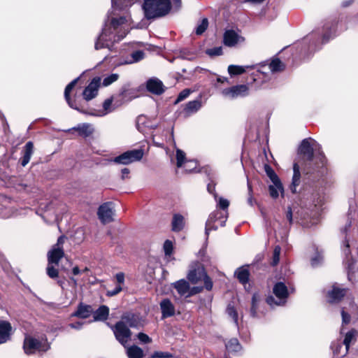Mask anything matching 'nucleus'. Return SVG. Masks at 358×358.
Wrapping results in <instances>:
<instances>
[{"label": "nucleus", "mask_w": 358, "mask_h": 358, "mask_svg": "<svg viewBox=\"0 0 358 358\" xmlns=\"http://www.w3.org/2000/svg\"><path fill=\"white\" fill-rule=\"evenodd\" d=\"M170 0H144L143 8L148 19L159 17L168 14L171 10Z\"/></svg>", "instance_id": "f257e3e1"}, {"label": "nucleus", "mask_w": 358, "mask_h": 358, "mask_svg": "<svg viewBox=\"0 0 358 358\" xmlns=\"http://www.w3.org/2000/svg\"><path fill=\"white\" fill-rule=\"evenodd\" d=\"M50 343L45 337L36 338L31 336H26L24 340L23 348L27 355L36 352H45L50 349Z\"/></svg>", "instance_id": "f03ea898"}, {"label": "nucleus", "mask_w": 358, "mask_h": 358, "mask_svg": "<svg viewBox=\"0 0 358 358\" xmlns=\"http://www.w3.org/2000/svg\"><path fill=\"white\" fill-rule=\"evenodd\" d=\"M283 69V64L279 59H275L267 65L263 64L257 66L255 73H252V80L254 82H258L259 84H262L266 81L267 74L269 72L275 73L280 71Z\"/></svg>", "instance_id": "7ed1b4c3"}, {"label": "nucleus", "mask_w": 358, "mask_h": 358, "mask_svg": "<svg viewBox=\"0 0 358 358\" xmlns=\"http://www.w3.org/2000/svg\"><path fill=\"white\" fill-rule=\"evenodd\" d=\"M187 279L193 284H197L203 281L207 290H211L213 288V282L201 264H198L196 268L189 271Z\"/></svg>", "instance_id": "20e7f679"}, {"label": "nucleus", "mask_w": 358, "mask_h": 358, "mask_svg": "<svg viewBox=\"0 0 358 358\" xmlns=\"http://www.w3.org/2000/svg\"><path fill=\"white\" fill-rule=\"evenodd\" d=\"M273 292L278 299L270 296L266 299L267 303L271 306L285 305L289 296L287 286L282 282H277L273 288Z\"/></svg>", "instance_id": "39448f33"}, {"label": "nucleus", "mask_w": 358, "mask_h": 358, "mask_svg": "<svg viewBox=\"0 0 358 358\" xmlns=\"http://www.w3.org/2000/svg\"><path fill=\"white\" fill-rule=\"evenodd\" d=\"M143 154L144 152L142 149L129 150L110 161L116 164L127 165L140 161L143 158Z\"/></svg>", "instance_id": "423d86ee"}, {"label": "nucleus", "mask_w": 358, "mask_h": 358, "mask_svg": "<svg viewBox=\"0 0 358 358\" xmlns=\"http://www.w3.org/2000/svg\"><path fill=\"white\" fill-rule=\"evenodd\" d=\"M66 239V236H61L58 238L57 243L52 245V248L48 252V262L58 265L60 259L64 255L63 244Z\"/></svg>", "instance_id": "0eeeda50"}, {"label": "nucleus", "mask_w": 358, "mask_h": 358, "mask_svg": "<svg viewBox=\"0 0 358 358\" xmlns=\"http://www.w3.org/2000/svg\"><path fill=\"white\" fill-rule=\"evenodd\" d=\"M113 331L115 338L124 346L126 347V344L129 341L131 332L129 329L127 324H124V321L117 322L114 326L111 327Z\"/></svg>", "instance_id": "6e6552de"}, {"label": "nucleus", "mask_w": 358, "mask_h": 358, "mask_svg": "<svg viewBox=\"0 0 358 358\" xmlns=\"http://www.w3.org/2000/svg\"><path fill=\"white\" fill-rule=\"evenodd\" d=\"M227 220V212L215 210L208 217L205 227V234L208 237L211 230H217V226L215 224L217 221H220V226H224Z\"/></svg>", "instance_id": "1a4fd4ad"}, {"label": "nucleus", "mask_w": 358, "mask_h": 358, "mask_svg": "<svg viewBox=\"0 0 358 358\" xmlns=\"http://www.w3.org/2000/svg\"><path fill=\"white\" fill-rule=\"evenodd\" d=\"M248 92L249 88L248 85H239L223 90L222 94L226 98L234 99L247 96L248 94Z\"/></svg>", "instance_id": "9d476101"}, {"label": "nucleus", "mask_w": 358, "mask_h": 358, "mask_svg": "<svg viewBox=\"0 0 358 358\" xmlns=\"http://www.w3.org/2000/svg\"><path fill=\"white\" fill-rule=\"evenodd\" d=\"M99 219L103 224H106L113 220L114 208L111 202H106L101 205L98 209Z\"/></svg>", "instance_id": "9b49d317"}, {"label": "nucleus", "mask_w": 358, "mask_h": 358, "mask_svg": "<svg viewBox=\"0 0 358 358\" xmlns=\"http://www.w3.org/2000/svg\"><path fill=\"white\" fill-rule=\"evenodd\" d=\"M349 247H350V245H349L348 241H347L345 243L344 248L343 249V253L345 254V255L346 256V259L348 261V279L350 281H358L357 262H354L352 259L350 260V259H348V256L350 254Z\"/></svg>", "instance_id": "f8f14e48"}, {"label": "nucleus", "mask_w": 358, "mask_h": 358, "mask_svg": "<svg viewBox=\"0 0 358 358\" xmlns=\"http://www.w3.org/2000/svg\"><path fill=\"white\" fill-rule=\"evenodd\" d=\"M101 79L100 77H96L92 79L90 84L83 90V96L85 100L88 101L96 96L99 89L101 86Z\"/></svg>", "instance_id": "ddd939ff"}, {"label": "nucleus", "mask_w": 358, "mask_h": 358, "mask_svg": "<svg viewBox=\"0 0 358 358\" xmlns=\"http://www.w3.org/2000/svg\"><path fill=\"white\" fill-rule=\"evenodd\" d=\"M136 127L142 133H147L149 130H153L158 127V124L144 115H140L137 118Z\"/></svg>", "instance_id": "4468645a"}, {"label": "nucleus", "mask_w": 358, "mask_h": 358, "mask_svg": "<svg viewBox=\"0 0 358 358\" xmlns=\"http://www.w3.org/2000/svg\"><path fill=\"white\" fill-rule=\"evenodd\" d=\"M79 79H80V78L78 77L77 78L72 80L69 84H68V85L66 87L65 90H64V97H65V99H66V102L68 103L69 106L71 108H73V109L78 110L81 113H85V111L81 110V108L79 107V106L76 103V101L75 100H71L70 98V93H71V90L74 88L76 85L77 84Z\"/></svg>", "instance_id": "2eb2a0df"}, {"label": "nucleus", "mask_w": 358, "mask_h": 358, "mask_svg": "<svg viewBox=\"0 0 358 358\" xmlns=\"http://www.w3.org/2000/svg\"><path fill=\"white\" fill-rule=\"evenodd\" d=\"M244 41V38L234 30H227L224 34V43L227 46L233 47Z\"/></svg>", "instance_id": "dca6fc26"}, {"label": "nucleus", "mask_w": 358, "mask_h": 358, "mask_svg": "<svg viewBox=\"0 0 358 358\" xmlns=\"http://www.w3.org/2000/svg\"><path fill=\"white\" fill-rule=\"evenodd\" d=\"M146 87L150 92L157 95L162 94L164 92L162 82L156 78L149 79L147 81Z\"/></svg>", "instance_id": "f3484780"}, {"label": "nucleus", "mask_w": 358, "mask_h": 358, "mask_svg": "<svg viewBox=\"0 0 358 358\" xmlns=\"http://www.w3.org/2000/svg\"><path fill=\"white\" fill-rule=\"evenodd\" d=\"M310 141L316 143L311 138L303 139L299 147V152L307 158L308 160H312L313 157V145L310 143Z\"/></svg>", "instance_id": "a211bd4d"}, {"label": "nucleus", "mask_w": 358, "mask_h": 358, "mask_svg": "<svg viewBox=\"0 0 358 358\" xmlns=\"http://www.w3.org/2000/svg\"><path fill=\"white\" fill-rule=\"evenodd\" d=\"M162 317H170L175 314V306L169 299H164L160 302Z\"/></svg>", "instance_id": "6ab92c4d"}, {"label": "nucleus", "mask_w": 358, "mask_h": 358, "mask_svg": "<svg viewBox=\"0 0 358 358\" xmlns=\"http://www.w3.org/2000/svg\"><path fill=\"white\" fill-rule=\"evenodd\" d=\"M201 99H196L189 101L185 104L183 108V114L185 117H189L191 115L196 113L201 108Z\"/></svg>", "instance_id": "aec40b11"}, {"label": "nucleus", "mask_w": 358, "mask_h": 358, "mask_svg": "<svg viewBox=\"0 0 358 358\" xmlns=\"http://www.w3.org/2000/svg\"><path fill=\"white\" fill-rule=\"evenodd\" d=\"M346 289L334 286L332 289L328 292V301L329 303H338L345 295Z\"/></svg>", "instance_id": "412c9836"}, {"label": "nucleus", "mask_w": 358, "mask_h": 358, "mask_svg": "<svg viewBox=\"0 0 358 358\" xmlns=\"http://www.w3.org/2000/svg\"><path fill=\"white\" fill-rule=\"evenodd\" d=\"M23 155L21 158V165L25 166L30 161L34 153V143L31 141L27 142L23 148Z\"/></svg>", "instance_id": "4be33fe9"}, {"label": "nucleus", "mask_w": 358, "mask_h": 358, "mask_svg": "<svg viewBox=\"0 0 358 358\" xmlns=\"http://www.w3.org/2000/svg\"><path fill=\"white\" fill-rule=\"evenodd\" d=\"M93 313V308L90 305H85L80 303L77 308V310L72 315L80 318L86 319L89 317Z\"/></svg>", "instance_id": "5701e85b"}, {"label": "nucleus", "mask_w": 358, "mask_h": 358, "mask_svg": "<svg viewBox=\"0 0 358 358\" xmlns=\"http://www.w3.org/2000/svg\"><path fill=\"white\" fill-rule=\"evenodd\" d=\"M11 329V325L8 322L0 321V343H5L9 339Z\"/></svg>", "instance_id": "b1692460"}, {"label": "nucleus", "mask_w": 358, "mask_h": 358, "mask_svg": "<svg viewBox=\"0 0 358 358\" xmlns=\"http://www.w3.org/2000/svg\"><path fill=\"white\" fill-rule=\"evenodd\" d=\"M293 176L292 180V184L290 185V189L292 192H296V187L299 185L301 182V173L300 168L297 163H294L293 166Z\"/></svg>", "instance_id": "393cba45"}, {"label": "nucleus", "mask_w": 358, "mask_h": 358, "mask_svg": "<svg viewBox=\"0 0 358 358\" xmlns=\"http://www.w3.org/2000/svg\"><path fill=\"white\" fill-rule=\"evenodd\" d=\"M174 288L177 290L178 293L180 296H187V294L189 293V285L187 281L185 280H180L174 282L173 284Z\"/></svg>", "instance_id": "a878e982"}, {"label": "nucleus", "mask_w": 358, "mask_h": 358, "mask_svg": "<svg viewBox=\"0 0 358 358\" xmlns=\"http://www.w3.org/2000/svg\"><path fill=\"white\" fill-rule=\"evenodd\" d=\"M185 227V218L184 217L179 214L176 213L173 216L172 222H171V229L173 231H180L183 229Z\"/></svg>", "instance_id": "bb28decb"}, {"label": "nucleus", "mask_w": 358, "mask_h": 358, "mask_svg": "<svg viewBox=\"0 0 358 358\" xmlns=\"http://www.w3.org/2000/svg\"><path fill=\"white\" fill-rule=\"evenodd\" d=\"M92 314L94 321H104L108 317L109 308L108 306L102 305L96 310H93Z\"/></svg>", "instance_id": "cd10ccee"}, {"label": "nucleus", "mask_w": 358, "mask_h": 358, "mask_svg": "<svg viewBox=\"0 0 358 358\" xmlns=\"http://www.w3.org/2000/svg\"><path fill=\"white\" fill-rule=\"evenodd\" d=\"M72 129L78 131L80 136L85 138L90 136L94 132V127L88 123L80 124Z\"/></svg>", "instance_id": "c85d7f7f"}, {"label": "nucleus", "mask_w": 358, "mask_h": 358, "mask_svg": "<svg viewBox=\"0 0 358 358\" xmlns=\"http://www.w3.org/2000/svg\"><path fill=\"white\" fill-rule=\"evenodd\" d=\"M257 65L252 66H238V65H229L228 66L229 73L233 76L240 75L246 71L248 69H257Z\"/></svg>", "instance_id": "c756f323"}, {"label": "nucleus", "mask_w": 358, "mask_h": 358, "mask_svg": "<svg viewBox=\"0 0 358 358\" xmlns=\"http://www.w3.org/2000/svg\"><path fill=\"white\" fill-rule=\"evenodd\" d=\"M144 52L142 50H136L133 52L130 57L124 60L121 62L122 64H130L133 63L138 62L141 60H142L144 58Z\"/></svg>", "instance_id": "7c9ffc66"}, {"label": "nucleus", "mask_w": 358, "mask_h": 358, "mask_svg": "<svg viewBox=\"0 0 358 358\" xmlns=\"http://www.w3.org/2000/svg\"><path fill=\"white\" fill-rule=\"evenodd\" d=\"M269 194L273 199H276L278 197L279 194H283L284 189L281 182L279 183H273L268 186Z\"/></svg>", "instance_id": "2f4dec72"}, {"label": "nucleus", "mask_w": 358, "mask_h": 358, "mask_svg": "<svg viewBox=\"0 0 358 358\" xmlns=\"http://www.w3.org/2000/svg\"><path fill=\"white\" fill-rule=\"evenodd\" d=\"M127 355L129 358H143V351L137 345H132L127 348Z\"/></svg>", "instance_id": "473e14b6"}, {"label": "nucleus", "mask_w": 358, "mask_h": 358, "mask_svg": "<svg viewBox=\"0 0 358 358\" xmlns=\"http://www.w3.org/2000/svg\"><path fill=\"white\" fill-rule=\"evenodd\" d=\"M112 102H113L112 98L106 99L103 103V111H101L99 113H90L89 114L91 115H94V116L101 117V116H103V115L112 112L113 110V108L112 107Z\"/></svg>", "instance_id": "72a5a7b5"}, {"label": "nucleus", "mask_w": 358, "mask_h": 358, "mask_svg": "<svg viewBox=\"0 0 358 358\" xmlns=\"http://www.w3.org/2000/svg\"><path fill=\"white\" fill-rule=\"evenodd\" d=\"M235 274L243 285L246 284L249 280V271L247 268H239L235 272Z\"/></svg>", "instance_id": "f704fd0d"}, {"label": "nucleus", "mask_w": 358, "mask_h": 358, "mask_svg": "<svg viewBox=\"0 0 358 358\" xmlns=\"http://www.w3.org/2000/svg\"><path fill=\"white\" fill-rule=\"evenodd\" d=\"M226 348L229 352H236L241 350V345L237 338H231L226 344Z\"/></svg>", "instance_id": "c9c22d12"}, {"label": "nucleus", "mask_w": 358, "mask_h": 358, "mask_svg": "<svg viewBox=\"0 0 358 358\" xmlns=\"http://www.w3.org/2000/svg\"><path fill=\"white\" fill-rule=\"evenodd\" d=\"M122 321L124 322V324H127L129 328H136L139 324V321L136 318L134 315H124L122 317Z\"/></svg>", "instance_id": "e433bc0d"}, {"label": "nucleus", "mask_w": 358, "mask_h": 358, "mask_svg": "<svg viewBox=\"0 0 358 358\" xmlns=\"http://www.w3.org/2000/svg\"><path fill=\"white\" fill-rule=\"evenodd\" d=\"M264 171L273 183H279V182H281L274 170L269 165H264Z\"/></svg>", "instance_id": "4c0bfd02"}, {"label": "nucleus", "mask_w": 358, "mask_h": 358, "mask_svg": "<svg viewBox=\"0 0 358 358\" xmlns=\"http://www.w3.org/2000/svg\"><path fill=\"white\" fill-rule=\"evenodd\" d=\"M356 334L357 331L355 330H351L346 334L343 341V344L345 346V355L348 352L351 342L355 339Z\"/></svg>", "instance_id": "58836bf2"}, {"label": "nucleus", "mask_w": 358, "mask_h": 358, "mask_svg": "<svg viewBox=\"0 0 358 358\" xmlns=\"http://www.w3.org/2000/svg\"><path fill=\"white\" fill-rule=\"evenodd\" d=\"M55 264H50L48 262L46 268L47 275L52 279H55L59 276V271L55 268Z\"/></svg>", "instance_id": "ea45409f"}, {"label": "nucleus", "mask_w": 358, "mask_h": 358, "mask_svg": "<svg viewBox=\"0 0 358 358\" xmlns=\"http://www.w3.org/2000/svg\"><path fill=\"white\" fill-rule=\"evenodd\" d=\"M176 165L178 168L182 167L185 162H187L185 158V153L180 149L176 150Z\"/></svg>", "instance_id": "a19ab883"}, {"label": "nucleus", "mask_w": 358, "mask_h": 358, "mask_svg": "<svg viewBox=\"0 0 358 358\" xmlns=\"http://www.w3.org/2000/svg\"><path fill=\"white\" fill-rule=\"evenodd\" d=\"M260 300V298L257 294H254L252 298V306L250 310V313L252 317H256L257 315V308L258 302Z\"/></svg>", "instance_id": "79ce46f5"}, {"label": "nucleus", "mask_w": 358, "mask_h": 358, "mask_svg": "<svg viewBox=\"0 0 358 358\" xmlns=\"http://www.w3.org/2000/svg\"><path fill=\"white\" fill-rule=\"evenodd\" d=\"M119 75L117 73H112L110 76L104 78V79L103 80L102 85L105 87H107L117 81Z\"/></svg>", "instance_id": "37998d69"}, {"label": "nucleus", "mask_w": 358, "mask_h": 358, "mask_svg": "<svg viewBox=\"0 0 358 358\" xmlns=\"http://www.w3.org/2000/svg\"><path fill=\"white\" fill-rule=\"evenodd\" d=\"M280 252H281L280 247L279 245H276L273 250L272 262L271 263L272 266H275L278 264V262L280 261Z\"/></svg>", "instance_id": "c03bdc74"}, {"label": "nucleus", "mask_w": 358, "mask_h": 358, "mask_svg": "<svg viewBox=\"0 0 358 358\" xmlns=\"http://www.w3.org/2000/svg\"><path fill=\"white\" fill-rule=\"evenodd\" d=\"M208 26V21L207 18H203L200 24L196 28V34L197 35L202 34Z\"/></svg>", "instance_id": "a18cd8bd"}, {"label": "nucleus", "mask_w": 358, "mask_h": 358, "mask_svg": "<svg viewBox=\"0 0 358 358\" xmlns=\"http://www.w3.org/2000/svg\"><path fill=\"white\" fill-rule=\"evenodd\" d=\"M227 313L228 314V315L229 317H231L234 322L237 324L238 323V313L235 309V308L231 306V305H229L227 308Z\"/></svg>", "instance_id": "49530a36"}, {"label": "nucleus", "mask_w": 358, "mask_h": 358, "mask_svg": "<svg viewBox=\"0 0 358 358\" xmlns=\"http://www.w3.org/2000/svg\"><path fill=\"white\" fill-rule=\"evenodd\" d=\"M206 53L210 57L219 56L222 54V48L220 46L209 48L206 50Z\"/></svg>", "instance_id": "de8ad7c7"}, {"label": "nucleus", "mask_w": 358, "mask_h": 358, "mask_svg": "<svg viewBox=\"0 0 358 358\" xmlns=\"http://www.w3.org/2000/svg\"><path fill=\"white\" fill-rule=\"evenodd\" d=\"M164 251L166 256H170L172 254L173 246V243L170 240L165 241L164 243Z\"/></svg>", "instance_id": "09e8293b"}, {"label": "nucleus", "mask_w": 358, "mask_h": 358, "mask_svg": "<svg viewBox=\"0 0 358 358\" xmlns=\"http://www.w3.org/2000/svg\"><path fill=\"white\" fill-rule=\"evenodd\" d=\"M182 166H184L186 171L191 172L196 169L197 166V162L195 160H189L187 162H185V164Z\"/></svg>", "instance_id": "8fccbe9b"}, {"label": "nucleus", "mask_w": 358, "mask_h": 358, "mask_svg": "<svg viewBox=\"0 0 358 358\" xmlns=\"http://www.w3.org/2000/svg\"><path fill=\"white\" fill-rule=\"evenodd\" d=\"M190 93H191V91L189 89H185L182 91H181L180 92L177 99L176 100L175 103L176 104V103L182 101L187 97H188L189 95L190 94Z\"/></svg>", "instance_id": "3c124183"}, {"label": "nucleus", "mask_w": 358, "mask_h": 358, "mask_svg": "<svg viewBox=\"0 0 358 358\" xmlns=\"http://www.w3.org/2000/svg\"><path fill=\"white\" fill-rule=\"evenodd\" d=\"M322 255L320 253L317 252L315 256L311 259V265L314 267L317 266L322 263Z\"/></svg>", "instance_id": "603ef678"}, {"label": "nucleus", "mask_w": 358, "mask_h": 358, "mask_svg": "<svg viewBox=\"0 0 358 358\" xmlns=\"http://www.w3.org/2000/svg\"><path fill=\"white\" fill-rule=\"evenodd\" d=\"M172 355L169 352H155L150 357V358H171Z\"/></svg>", "instance_id": "864d4df0"}, {"label": "nucleus", "mask_w": 358, "mask_h": 358, "mask_svg": "<svg viewBox=\"0 0 358 358\" xmlns=\"http://www.w3.org/2000/svg\"><path fill=\"white\" fill-rule=\"evenodd\" d=\"M122 290V287L121 285H116L113 289L107 290L106 296H113L119 294Z\"/></svg>", "instance_id": "5fc2aeb1"}, {"label": "nucleus", "mask_w": 358, "mask_h": 358, "mask_svg": "<svg viewBox=\"0 0 358 358\" xmlns=\"http://www.w3.org/2000/svg\"><path fill=\"white\" fill-rule=\"evenodd\" d=\"M137 337L139 341L143 343H148L151 342L150 338L144 333L138 334Z\"/></svg>", "instance_id": "6e6d98bb"}, {"label": "nucleus", "mask_w": 358, "mask_h": 358, "mask_svg": "<svg viewBox=\"0 0 358 358\" xmlns=\"http://www.w3.org/2000/svg\"><path fill=\"white\" fill-rule=\"evenodd\" d=\"M229 205V202L228 200L223 198H220L218 206L221 209L226 210L228 208Z\"/></svg>", "instance_id": "4d7b16f0"}, {"label": "nucleus", "mask_w": 358, "mask_h": 358, "mask_svg": "<svg viewBox=\"0 0 358 358\" xmlns=\"http://www.w3.org/2000/svg\"><path fill=\"white\" fill-rule=\"evenodd\" d=\"M115 279L117 280V285H122L124 283V274L123 273H118L115 275Z\"/></svg>", "instance_id": "13d9d810"}, {"label": "nucleus", "mask_w": 358, "mask_h": 358, "mask_svg": "<svg viewBox=\"0 0 358 358\" xmlns=\"http://www.w3.org/2000/svg\"><path fill=\"white\" fill-rule=\"evenodd\" d=\"M203 287H194L189 289V293L187 294V296L196 294L197 293H199L202 291Z\"/></svg>", "instance_id": "bf43d9fd"}, {"label": "nucleus", "mask_w": 358, "mask_h": 358, "mask_svg": "<svg viewBox=\"0 0 358 358\" xmlns=\"http://www.w3.org/2000/svg\"><path fill=\"white\" fill-rule=\"evenodd\" d=\"M343 323L348 324L350 322V316L349 314L345 313L343 310L341 312Z\"/></svg>", "instance_id": "052dcab7"}, {"label": "nucleus", "mask_w": 358, "mask_h": 358, "mask_svg": "<svg viewBox=\"0 0 358 358\" xmlns=\"http://www.w3.org/2000/svg\"><path fill=\"white\" fill-rule=\"evenodd\" d=\"M83 325V322H75V323H71L69 324V326L72 328V329H80L82 328Z\"/></svg>", "instance_id": "680f3d73"}, {"label": "nucleus", "mask_w": 358, "mask_h": 358, "mask_svg": "<svg viewBox=\"0 0 358 358\" xmlns=\"http://www.w3.org/2000/svg\"><path fill=\"white\" fill-rule=\"evenodd\" d=\"M173 8L176 10H179L181 7V0H172Z\"/></svg>", "instance_id": "e2e57ef3"}, {"label": "nucleus", "mask_w": 358, "mask_h": 358, "mask_svg": "<svg viewBox=\"0 0 358 358\" xmlns=\"http://www.w3.org/2000/svg\"><path fill=\"white\" fill-rule=\"evenodd\" d=\"M129 173H130V171H129V169H127V168L122 169L121 171L122 178L125 179V178H128Z\"/></svg>", "instance_id": "0e129e2a"}, {"label": "nucleus", "mask_w": 358, "mask_h": 358, "mask_svg": "<svg viewBox=\"0 0 358 358\" xmlns=\"http://www.w3.org/2000/svg\"><path fill=\"white\" fill-rule=\"evenodd\" d=\"M248 191H249V194H250V196L249 198L248 199V203L250 205V206H252L253 205V198L252 196H251V192H252V187L250 186V185L249 184V182L248 183Z\"/></svg>", "instance_id": "69168bd1"}, {"label": "nucleus", "mask_w": 358, "mask_h": 358, "mask_svg": "<svg viewBox=\"0 0 358 358\" xmlns=\"http://www.w3.org/2000/svg\"><path fill=\"white\" fill-rule=\"evenodd\" d=\"M286 217L287 220L289 222V223L292 222V212L290 207L288 208V210L286 213Z\"/></svg>", "instance_id": "338daca9"}, {"label": "nucleus", "mask_w": 358, "mask_h": 358, "mask_svg": "<svg viewBox=\"0 0 358 358\" xmlns=\"http://www.w3.org/2000/svg\"><path fill=\"white\" fill-rule=\"evenodd\" d=\"M331 38V36L327 34V33H324L322 37V42L326 43L327 42L329 38Z\"/></svg>", "instance_id": "774afa93"}]
</instances>
